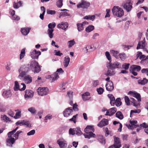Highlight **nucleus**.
<instances>
[{
    "label": "nucleus",
    "mask_w": 148,
    "mask_h": 148,
    "mask_svg": "<svg viewBox=\"0 0 148 148\" xmlns=\"http://www.w3.org/2000/svg\"><path fill=\"white\" fill-rule=\"evenodd\" d=\"M140 127H143L145 128L144 131L145 132L148 134V125L145 123H143L140 125Z\"/></svg>",
    "instance_id": "nucleus-34"
},
{
    "label": "nucleus",
    "mask_w": 148,
    "mask_h": 148,
    "mask_svg": "<svg viewBox=\"0 0 148 148\" xmlns=\"http://www.w3.org/2000/svg\"><path fill=\"white\" fill-rule=\"evenodd\" d=\"M69 26L68 23L67 22H62L61 23L58 24L57 25V27L58 28L65 30Z\"/></svg>",
    "instance_id": "nucleus-15"
},
{
    "label": "nucleus",
    "mask_w": 148,
    "mask_h": 148,
    "mask_svg": "<svg viewBox=\"0 0 148 148\" xmlns=\"http://www.w3.org/2000/svg\"><path fill=\"white\" fill-rule=\"evenodd\" d=\"M70 15L68 13L66 12H61L60 13V16H59V18H60L61 16H69Z\"/></svg>",
    "instance_id": "nucleus-56"
},
{
    "label": "nucleus",
    "mask_w": 148,
    "mask_h": 148,
    "mask_svg": "<svg viewBox=\"0 0 148 148\" xmlns=\"http://www.w3.org/2000/svg\"><path fill=\"white\" fill-rule=\"evenodd\" d=\"M22 3L20 1L17 2H14L13 3V6L14 8L18 9L20 7L22 6Z\"/></svg>",
    "instance_id": "nucleus-31"
},
{
    "label": "nucleus",
    "mask_w": 148,
    "mask_h": 148,
    "mask_svg": "<svg viewBox=\"0 0 148 148\" xmlns=\"http://www.w3.org/2000/svg\"><path fill=\"white\" fill-rule=\"evenodd\" d=\"M90 4L89 2L85 0H82L78 4L77 7L78 8L86 9L89 6Z\"/></svg>",
    "instance_id": "nucleus-7"
},
{
    "label": "nucleus",
    "mask_w": 148,
    "mask_h": 148,
    "mask_svg": "<svg viewBox=\"0 0 148 148\" xmlns=\"http://www.w3.org/2000/svg\"><path fill=\"white\" fill-rule=\"evenodd\" d=\"M31 28L29 27H25L21 29V32L22 34L26 36L29 32Z\"/></svg>",
    "instance_id": "nucleus-26"
},
{
    "label": "nucleus",
    "mask_w": 148,
    "mask_h": 148,
    "mask_svg": "<svg viewBox=\"0 0 148 148\" xmlns=\"http://www.w3.org/2000/svg\"><path fill=\"white\" fill-rule=\"evenodd\" d=\"M53 29H49L47 30V32L50 38H52L53 37Z\"/></svg>",
    "instance_id": "nucleus-39"
},
{
    "label": "nucleus",
    "mask_w": 148,
    "mask_h": 148,
    "mask_svg": "<svg viewBox=\"0 0 148 148\" xmlns=\"http://www.w3.org/2000/svg\"><path fill=\"white\" fill-rule=\"evenodd\" d=\"M22 80L27 84H30L32 81V78L29 75H27L25 76Z\"/></svg>",
    "instance_id": "nucleus-21"
},
{
    "label": "nucleus",
    "mask_w": 148,
    "mask_h": 148,
    "mask_svg": "<svg viewBox=\"0 0 148 148\" xmlns=\"http://www.w3.org/2000/svg\"><path fill=\"white\" fill-rule=\"evenodd\" d=\"M30 70L34 73H39L41 71V66L38 62L35 60H32L30 64Z\"/></svg>",
    "instance_id": "nucleus-1"
},
{
    "label": "nucleus",
    "mask_w": 148,
    "mask_h": 148,
    "mask_svg": "<svg viewBox=\"0 0 148 148\" xmlns=\"http://www.w3.org/2000/svg\"><path fill=\"white\" fill-rule=\"evenodd\" d=\"M143 41H140L138 43L137 46V49H143L144 50L145 49L146 50V49L145 48V46L146 45V43L145 41L144 40Z\"/></svg>",
    "instance_id": "nucleus-18"
},
{
    "label": "nucleus",
    "mask_w": 148,
    "mask_h": 148,
    "mask_svg": "<svg viewBox=\"0 0 148 148\" xmlns=\"http://www.w3.org/2000/svg\"><path fill=\"white\" fill-rule=\"evenodd\" d=\"M21 116V111H18L16 112L14 118L16 119L19 118Z\"/></svg>",
    "instance_id": "nucleus-57"
},
{
    "label": "nucleus",
    "mask_w": 148,
    "mask_h": 148,
    "mask_svg": "<svg viewBox=\"0 0 148 148\" xmlns=\"http://www.w3.org/2000/svg\"><path fill=\"white\" fill-rule=\"evenodd\" d=\"M116 116L120 119H122L123 118L122 113L120 111H118L116 113Z\"/></svg>",
    "instance_id": "nucleus-42"
},
{
    "label": "nucleus",
    "mask_w": 148,
    "mask_h": 148,
    "mask_svg": "<svg viewBox=\"0 0 148 148\" xmlns=\"http://www.w3.org/2000/svg\"><path fill=\"white\" fill-rule=\"evenodd\" d=\"M113 124L114 125H116V124H119V127L118 130V131L121 132V131L122 128V124L119 123V122L117 121H114L113 122Z\"/></svg>",
    "instance_id": "nucleus-50"
},
{
    "label": "nucleus",
    "mask_w": 148,
    "mask_h": 148,
    "mask_svg": "<svg viewBox=\"0 0 148 148\" xmlns=\"http://www.w3.org/2000/svg\"><path fill=\"white\" fill-rule=\"evenodd\" d=\"M124 99L127 105L128 106H129L130 104V100L128 97L127 96H125L124 97Z\"/></svg>",
    "instance_id": "nucleus-53"
},
{
    "label": "nucleus",
    "mask_w": 148,
    "mask_h": 148,
    "mask_svg": "<svg viewBox=\"0 0 148 148\" xmlns=\"http://www.w3.org/2000/svg\"><path fill=\"white\" fill-rule=\"evenodd\" d=\"M116 111V108H112L107 110L106 115L112 116L114 114Z\"/></svg>",
    "instance_id": "nucleus-19"
},
{
    "label": "nucleus",
    "mask_w": 148,
    "mask_h": 148,
    "mask_svg": "<svg viewBox=\"0 0 148 148\" xmlns=\"http://www.w3.org/2000/svg\"><path fill=\"white\" fill-rule=\"evenodd\" d=\"M36 133L34 130H32L27 133V135L28 136H32L34 135Z\"/></svg>",
    "instance_id": "nucleus-58"
},
{
    "label": "nucleus",
    "mask_w": 148,
    "mask_h": 148,
    "mask_svg": "<svg viewBox=\"0 0 148 148\" xmlns=\"http://www.w3.org/2000/svg\"><path fill=\"white\" fill-rule=\"evenodd\" d=\"M131 102L133 103V105L134 106L137 107L138 106H140V101H136L135 100L134 98H131Z\"/></svg>",
    "instance_id": "nucleus-36"
},
{
    "label": "nucleus",
    "mask_w": 148,
    "mask_h": 148,
    "mask_svg": "<svg viewBox=\"0 0 148 148\" xmlns=\"http://www.w3.org/2000/svg\"><path fill=\"white\" fill-rule=\"evenodd\" d=\"M112 12L114 16L119 17H122L124 14L123 10L117 6H114L113 7Z\"/></svg>",
    "instance_id": "nucleus-4"
},
{
    "label": "nucleus",
    "mask_w": 148,
    "mask_h": 148,
    "mask_svg": "<svg viewBox=\"0 0 148 148\" xmlns=\"http://www.w3.org/2000/svg\"><path fill=\"white\" fill-rule=\"evenodd\" d=\"M95 18V15H88L84 17L83 18L85 19H90L92 21H93Z\"/></svg>",
    "instance_id": "nucleus-40"
},
{
    "label": "nucleus",
    "mask_w": 148,
    "mask_h": 148,
    "mask_svg": "<svg viewBox=\"0 0 148 148\" xmlns=\"http://www.w3.org/2000/svg\"><path fill=\"white\" fill-rule=\"evenodd\" d=\"M141 67L139 66L133 65L130 67V69L132 71H136L138 72L141 70Z\"/></svg>",
    "instance_id": "nucleus-23"
},
{
    "label": "nucleus",
    "mask_w": 148,
    "mask_h": 148,
    "mask_svg": "<svg viewBox=\"0 0 148 148\" xmlns=\"http://www.w3.org/2000/svg\"><path fill=\"white\" fill-rule=\"evenodd\" d=\"M75 133L78 136H80L82 134V132L79 127H77L75 128Z\"/></svg>",
    "instance_id": "nucleus-43"
},
{
    "label": "nucleus",
    "mask_w": 148,
    "mask_h": 148,
    "mask_svg": "<svg viewBox=\"0 0 148 148\" xmlns=\"http://www.w3.org/2000/svg\"><path fill=\"white\" fill-rule=\"evenodd\" d=\"M148 81V80L145 78L143 79V80H139L138 81V83L139 84L144 85L146 84Z\"/></svg>",
    "instance_id": "nucleus-38"
},
{
    "label": "nucleus",
    "mask_w": 148,
    "mask_h": 148,
    "mask_svg": "<svg viewBox=\"0 0 148 148\" xmlns=\"http://www.w3.org/2000/svg\"><path fill=\"white\" fill-rule=\"evenodd\" d=\"M141 72L143 73H145L148 76V68L143 69L141 70Z\"/></svg>",
    "instance_id": "nucleus-64"
},
{
    "label": "nucleus",
    "mask_w": 148,
    "mask_h": 148,
    "mask_svg": "<svg viewBox=\"0 0 148 148\" xmlns=\"http://www.w3.org/2000/svg\"><path fill=\"white\" fill-rule=\"evenodd\" d=\"M2 95L5 98H8L12 95L11 92L10 90L4 91Z\"/></svg>",
    "instance_id": "nucleus-27"
},
{
    "label": "nucleus",
    "mask_w": 148,
    "mask_h": 148,
    "mask_svg": "<svg viewBox=\"0 0 148 148\" xmlns=\"http://www.w3.org/2000/svg\"><path fill=\"white\" fill-rule=\"evenodd\" d=\"M108 68L110 69H114L115 68L120 69L121 68V65L120 63L116 62L114 63L109 62L107 64Z\"/></svg>",
    "instance_id": "nucleus-6"
},
{
    "label": "nucleus",
    "mask_w": 148,
    "mask_h": 148,
    "mask_svg": "<svg viewBox=\"0 0 148 148\" xmlns=\"http://www.w3.org/2000/svg\"><path fill=\"white\" fill-rule=\"evenodd\" d=\"M68 43L69 44L68 46L69 47H71L73 46L74 45L75 43V41L74 40L69 41L68 42Z\"/></svg>",
    "instance_id": "nucleus-55"
},
{
    "label": "nucleus",
    "mask_w": 148,
    "mask_h": 148,
    "mask_svg": "<svg viewBox=\"0 0 148 148\" xmlns=\"http://www.w3.org/2000/svg\"><path fill=\"white\" fill-rule=\"evenodd\" d=\"M63 0H57L56 5L59 8H61L63 5Z\"/></svg>",
    "instance_id": "nucleus-47"
},
{
    "label": "nucleus",
    "mask_w": 148,
    "mask_h": 148,
    "mask_svg": "<svg viewBox=\"0 0 148 148\" xmlns=\"http://www.w3.org/2000/svg\"><path fill=\"white\" fill-rule=\"evenodd\" d=\"M108 97L110 100V103L112 106H114L115 103L114 97L112 94H108Z\"/></svg>",
    "instance_id": "nucleus-29"
},
{
    "label": "nucleus",
    "mask_w": 148,
    "mask_h": 148,
    "mask_svg": "<svg viewBox=\"0 0 148 148\" xmlns=\"http://www.w3.org/2000/svg\"><path fill=\"white\" fill-rule=\"evenodd\" d=\"M64 72L62 69L60 68L58 69L55 73L48 75L47 76V78L49 79L51 82H52L59 78L58 75L60 73H63Z\"/></svg>",
    "instance_id": "nucleus-3"
},
{
    "label": "nucleus",
    "mask_w": 148,
    "mask_h": 148,
    "mask_svg": "<svg viewBox=\"0 0 148 148\" xmlns=\"http://www.w3.org/2000/svg\"><path fill=\"white\" fill-rule=\"evenodd\" d=\"M57 143L59 145L60 148H68V143L65 140L60 139L57 140Z\"/></svg>",
    "instance_id": "nucleus-8"
},
{
    "label": "nucleus",
    "mask_w": 148,
    "mask_h": 148,
    "mask_svg": "<svg viewBox=\"0 0 148 148\" xmlns=\"http://www.w3.org/2000/svg\"><path fill=\"white\" fill-rule=\"evenodd\" d=\"M113 69H108L107 73H106V75L107 76H111L114 75L115 73V71L113 70Z\"/></svg>",
    "instance_id": "nucleus-35"
},
{
    "label": "nucleus",
    "mask_w": 148,
    "mask_h": 148,
    "mask_svg": "<svg viewBox=\"0 0 148 148\" xmlns=\"http://www.w3.org/2000/svg\"><path fill=\"white\" fill-rule=\"evenodd\" d=\"M73 110L71 107L66 108L63 112L64 116L66 117H68L73 112Z\"/></svg>",
    "instance_id": "nucleus-17"
},
{
    "label": "nucleus",
    "mask_w": 148,
    "mask_h": 148,
    "mask_svg": "<svg viewBox=\"0 0 148 148\" xmlns=\"http://www.w3.org/2000/svg\"><path fill=\"white\" fill-rule=\"evenodd\" d=\"M146 56L144 55H141L140 56L139 58L141 60V62L142 63L146 61Z\"/></svg>",
    "instance_id": "nucleus-59"
},
{
    "label": "nucleus",
    "mask_w": 148,
    "mask_h": 148,
    "mask_svg": "<svg viewBox=\"0 0 148 148\" xmlns=\"http://www.w3.org/2000/svg\"><path fill=\"white\" fill-rule=\"evenodd\" d=\"M97 91L99 95L102 94L104 91V90L101 87L97 89Z\"/></svg>",
    "instance_id": "nucleus-54"
},
{
    "label": "nucleus",
    "mask_w": 148,
    "mask_h": 148,
    "mask_svg": "<svg viewBox=\"0 0 148 148\" xmlns=\"http://www.w3.org/2000/svg\"><path fill=\"white\" fill-rule=\"evenodd\" d=\"M86 134L84 135L85 137L89 139L92 137H95V135L92 132H86Z\"/></svg>",
    "instance_id": "nucleus-30"
},
{
    "label": "nucleus",
    "mask_w": 148,
    "mask_h": 148,
    "mask_svg": "<svg viewBox=\"0 0 148 148\" xmlns=\"http://www.w3.org/2000/svg\"><path fill=\"white\" fill-rule=\"evenodd\" d=\"M56 24L55 23H52L49 24L48 27L49 29H53L55 27Z\"/></svg>",
    "instance_id": "nucleus-61"
},
{
    "label": "nucleus",
    "mask_w": 148,
    "mask_h": 148,
    "mask_svg": "<svg viewBox=\"0 0 148 148\" xmlns=\"http://www.w3.org/2000/svg\"><path fill=\"white\" fill-rule=\"evenodd\" d=\"M78 30L79 31H81L84 29V26L82 23L77 24Z\"/></svg>",
    "instance_id": "nucleus-48"
},
{
    "label": "nucleus",
    "mask_w": 148,
    "mask_h": 148,
    "mask_svg": "<svg viewBox=\"0 0 148 148\" xmlns=\"http://www.w3.org/2000/svg\"><path fill=\"white\" fill-rule=\"evenodd\" d=\"M134 97H136L138 101H141L140 96L139 94L137 93H135Z\"/></svg>",
    "instance_id": "nucleus-60"
},
{
    "label": "nucleus",
    "mask_w": 148,
    "mask_h": 148,
    "mask_svg": "<svg viewBox=\"0 0 148 148\" xmlns=\"http://www.w3.org/2000/svg\"><path fill=\"white\" fill-rule=\"evenodd\" d=\"M108 124V120L105 119H103L97 124V126L100 127L107 125Z\"/></svg>",
    "instance_id": "nucleus-14"
},
{
    "label": "nucleus",
    "mask_w": 148,
    "mask_h": 148,
    "mask_svg": "<svg viewBox=\"0 0 148 148\" xmlns=\"http://www.w3.org/2000/svg\"><path fill=\"white\" fill-rule=\"evenodd\" d=\"M1 120H3L5 121L8 122L10 121L9 118L8 117L5 115H2L1 116Z\"/></svg>",
    "instance_id": "nucleus-45"
},
{
    "label": "nucleus",
    "mask_w": 148,
    "mask_h": 148,
    "mask_svg": "<svg viewBox=\"0 0 148 148\" xmlns=\"http://www.w3.org/2000/svg\"><path fill=\"white\" fill-rule=\"evenodd\" d=\"M133 1L131 0H127L125 1L122 4V5L124 9L127 12H130L133 7Z\"/></svg>",
    "instance_id": "nucleus-5"
},
{
    "label": "nucleus",
    "mask_w": 148,
    "mask_h": 148,
    "mask_svg": "<svg viewBox=\"0 0 148 148\" xmlns=\"http://www.w3.org/2000/svg\"><path fill=\"white\" fill-rule=\"evenodd\" d=\"M52 118V116L50 114H48L45 117V121L46 123L47 122L48 120H50Z\"/></svg>",
    "instance_id": "nucleus-62"
},
{
    "label": "nucleus",
    "mask_w": 148,
    "mask_h": 148,
    "mask_svg": "<svg viewBox=\"0 0 148 148\" xmlns=\"http://www.w3.org/2000/svg\"><path fill=\"white\" fill-rule=\"evenodd\" d=\"M41 54V52L40 51H37L36 50L34 49L30 53V56L32 59H37Z\"/></svg>",
    "instance_id": "nucleus-10"
},
{
    "label": "nucleus",
    "mask_w": 148,
    "mask_h": 148,
    "mask_svg": "<svg viewBox=\"0 0 148 148\" xmlns=\"http://www.w3.org/2000/svg\"><path fill=\"white\" fill-rule=\"evenodd\" d=\"M90 93L88 92H86L82 94V96L83 100L86 101L89 100L90 98Z\"/></svg>",
    "instance_id": "nucleus-25"
},
{
    "label": "nucleus",
    "mask_w": 148,
    "mask_h": 148,
    "mask_svg": "<svg viewBox=\"0 0 148 148\" xmlns=\"http://www.w3.org/2000/svg\"><path fill=\"white\" fill-rule=\"evenodd\" d=\"M93 125H87L84 130L85 132L94 131V129Z\"/></svg>",
    "instance_id": "nucleus-33"
},
{
    "label": "nucleus",
    "mask_w": 148,
    "mask_h": 148,
    "mask_svg": "<svg viewBox=\"0 0 148 148\" xmlns=\"http://www.w3.org/2000/svg\"><path fill=\"white\" fill-rule=\"evenodd\" d=\"M119 56L121 60L122 61L125 60L127 57L126 55L124 53H119Z\"/></svg>",
    "instance_id": "nucleus-49"
},
{
    "label": "nucleus",
    "mask_w": 148,
    "mask_h": 148,
    "mask_svg": "<svg viewBox=\"0 0 148 148\" xmlns=\"http://www.w3.org/2000/svg\"><path fill=\"white\" fill-rule=\"evenodd\" d=\"M18 128V127H17L15 129L8 133V136L9 138L6 140L7 145L8 146L11 147H12V145L15 142L14 138L12 136Z\"/></svg>",
    "instance_id": "nucleus-2"
},
{
    "label": "nucleus",
    "mask_w": 148,
    "mask_h": 148,
    "mask_svg": "<svg viewBox=\"0 0 148 148\" xmlns=\"http://www.w3.org/2000/svg\"><path fill=\"white\" fill-rule=\"evenodd\" d=\"M48 89L47 88H39L37 89V92L39 95L43 96L47 95L48 92Z\"/></svg>",
    "instance_id": "nucleus-11"
},
{
    "label": "nucleus",
    "mask_w": 148,
    "mask_h": 148,
    "mask_svg": "<svg viewBox=\"0 0 148 148\" xmlns=\"http://www.w3.org/2000/svg\"><path fill=\"white\" fill-rule=\"evenodd\" d=\"M137 121L136 120L130 121L131 125H127V126L128 129H133L134 128H137L139 127V125H136Z\"/></svg>",
    "instance_id": "nucleus-12"
},
{
    "label": "nucleus",
    "mask_w": 148,
    "mask_h": 148,
    "mask_svg": "<svg viewBox=\"0 0 148 148\" xmlns=\"http://www.w3.org/2000/svg\"><path fill=\"white\" fill-rule=\"evenodd\" d=\"M70 61V58L69 56H66L65 57L63 63L65 67L66 68L68 66Z\"/></svg>",
    "instance_id": "nucleus-32"
},
{
    "label": "nucleus",
    "mask_w": 148,
    "mask_h": 148,
    "mask_svg": "<svg viewBox=\"0 0 148 148\" xmlns=\"http://www.w3.org/2000/svg\"><path fill=\"white\" fill-rule=\"evenodd\" d=\"M28 111L30 112L32 114H35L36 113V110L35 108L31 107L28 109Z\"/></svg>",
    "instance_id": "nucleus-52"
},
{
    "label": "nucleus",
    "mask_w": 148,
    "mask_h": 148,
    "mask_svg": "<svg viewBox=\"0 0 148 148\" xmlns=\"http://www.w3.org/2000/svg\"><path fill=\"white\" fill-rule=\"evenodd\" d=\"M20 69L22 71H23L27 73L30 70V64H28L22 65L21 66Z\"/></svg>",
    "instance_id": "nucleus-22"
},
{
    "label": "nucleus",
    "mask_w": 148,
    "mask_h": 148,
    "mask_svg": "<svg viewBox=\"0 0 148 148\" xmlns=\"http://www.w3.org/2000/svg\"><path fill=\"white\" fill-rule=\"evenodd\" d=\"M15 88L14 87V90L15 91L19 90L21 91H23L25 90L26 88V85L23 83H21V85L19 86L18 82L16 81L15 82Z\"/></svg>",
    "instance_id": "nucleus-9"
},
{
    "label": "nucleus",
    "mask_w": 148,
    "mask_h": 148,
    "mask_svg": "<svg viewBox=\"0 0 148 148\" xmlns=\"http://www.w3.org/2000/svg\"><path fill=\"white\" fill-rule=\"evenodd\" d=\"M18 71L19 75L18 76V78L21 80L23 78L24 76L26 75V73L23 71H22L20 68L18 70Z\"/></svg>",
    "instance_id": "nucleus-24"
},
{
    "label": "nucleus",
    "mask_w": 148,
    "mask_h": 148,
    "mask_svg": "<svg viewBox=\"0 0 148 148\" xmlns=\"http://www.w3.org/2000/svg\"><path fill=\"white\" fill-rule=\"evenodd\" d=\"M22 132L21 131H17L15 134H13L12 136H13V137H14V138L15 141L16 140L18 139L19 134Z\"/></svg>",
    "instance_id": "nucleus-44"
},
{
    "label": "nucleus",
    "mask_w": 148,
    "mask_h": 148,
    "mask_svg": "<svg viewBox=\"0 0 148 148\" xmlns=\"http://www.w3.org/2000/svg\"><path fill=\"white\" fill-rule=\"evenodd\" d=\"M94 29V26L92 25H90L86 29V31L87 32H90L93 30Z\"/></svg>",
    "instance_id": "nucleus-46"
},
{
    "label": "nucleus",
    "mask_w": 148,
    "mask_h": 148,
    "mask_svg": "<svg viewBox=\"0 0 148 148\" xmlns=\"http://www.w3.org/2000/svg\"><path fill=\"white\" fill-rule=\"evenodd\" d=\"M25 99H29L32 98L34 95V92L31 90H26L25 91Z\"/></svg>",
    "instance_id": "nucleus-13"
},
{
    "label": "nucleus",
    "mask_w": 148,
    "mask_h": 148,
    "mask_svg": "<svg viewBox=\"0 0 148 148\" xmlns=\"http://www.w3.org/2000/svg\"><path fill=\"white\" fill-rule=\"evenodd\" d=\"M25 48L22 49L21 51V53L20 56V59L21 60L23 58L25 55Z\"/></svg>",
    "instance_id": "nucleus-41"
},
{
    "label": "nucleus",
    "mask_w": 148,
    "mask_h": 148,
    "mask_svg": "<svg viewBox=\"0 0 148 148\" xmlns=\"http://www.w3.org/2000/svg\"><path fill=\"white\" fill-rule=\"evenodd\" d=\"M129 64L125 63L122 65V68L125 70L128 69L129 68Z\"/></svg>",
    "instance_id": "nucleus-63"
},
{
    "label": "nucleus",
    "mask_w": 148,
    "mask_h": 148,
    "mask_svg": "<svg viewBox=\"0 0 148 148\" xmlns=\"http://www.w3.org/2000/svg\"><path fill=\"white\" fill-rule=\"evenodd\" d=\"M111 53L112 55L116 58L118 59L119 58L118 55L119 52L118 51H116L114 50H112L111 51Z\"/></svg>",
    "instance_id": "nucleus-37"
},
{
    "label": "nucleus",
    "mask_w": 148,
    "mask_h": 148,
    "mask_svg": "<svg viewBox=\"0 0 148 148\" xmlns=\"http://www.w3.org/2000/svg\"><path fill=\"white\" fill-rule=\"evenodd\" d=\"M114 141V145H115L116 148H120L121 147V145L120 140L119 138L116 137L115 136H113Z\"/></svg>",
    "instance_id": "nucleus-20"
},
{
    "label": "nucleus",
    "mask_w": 148,
    "mask_h": 148,
    "mask_svg": "<svg viewBox=\"0 0 148 148\" xmlns=\"http://www.w3.org/2000/svg\"><path fill=\"white\" fill-rule=\"evenodd\" d=\"M97 140L100 143L103 145H105L106 143L105 138L101 135H98L97 138Z\"/></svg>",
    "instance_id": "nucleus-28"
},
{
    "label": "nucleus",
    "mask_w": 148,
    "mask_h": 148,
    "mask_svg": "<svg viewBox=\"0 0 148 148\" xmlns=\"http://www.w3.org/2000/svg\"><path fill=\"white\" fill-rule=\"evenodd\" d=\"M121 99L120 98H117L115 100V104L116 106L117 107L119 106L121 104Z\"/></svg>",
    "instance_id": "nucleus-51"
},
{
    "label": "nucleus",
    "mask_w": 148,
    "mask_h": 148,
    "mask_svg": "<svg viewBox=\"0 0 148 148\" xmlns=\"http://www.w3.org/2000/svg\"><path fill=\"white\" fill-rule=\"evenodd\" d=\"M106 87L107 90L112 91L114 88V86L112 81H109L106 84Z\"/></svg>",
    "instance_id": "nucleus-16"
}]
</instances>
